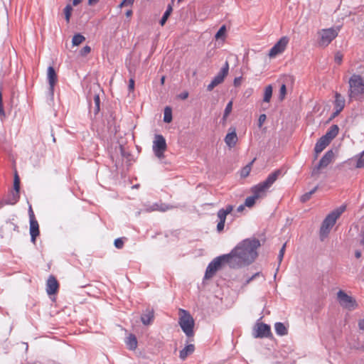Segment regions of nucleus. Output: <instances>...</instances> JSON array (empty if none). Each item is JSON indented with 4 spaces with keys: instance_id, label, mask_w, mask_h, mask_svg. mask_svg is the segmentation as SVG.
Wrapping results in <instances>:
<instances>
[{
    "instance_id": "obj_1",
    "label": "nucleus",
    "mask_w": 364,
    "mask_h": 364,
    "mask_svg": "<svg viewBox=\"0 0 364 364\" xmlns=\"http://www.w3.org/2000/svg\"><path fill=\"white\" fill-rule=\"evenodd\" d=\"M260 246L258 240H245L235 247L230 254L231 267L236 268L252 262L257 257V249Z\"/></svg>"
},
{
    "instance_id": "obj_2",
    "label": "nucleus",
    "mask_w": 364,
    "mask_h": 364,
    "mask_svg": "<svg viewBox=\"0 0 364 364\" xmlns=\"http://www.w3.org/2000/svg\"><path fill=\"white\" fill-rule=\"evenodd\" d=\"M281 173V170L278 169L274 171L268 176L265 181L253 186L250 188V192L257 199L264 198L267 196L268 190L277 180Z\"/></svg>"
},
{
    "instance_id": "obj_3",
    "label": "nucleus",
    "mask_w": 364,
    "mask_h": 364,
    "mask_svg": "<svg viewBox=\"0 0 364 364\" xmlns=\"http://www.w3.org/2000/svg\"><path fill=\"white\" fill-rule=\"evenodd\" d=\"M350 99L362 100L364 99V80L359 75H353L348 81Z\"/></svg>"
},
{
    "instance_id": "obj_4",
    "label": "nucleus",
    "mask_w": 364,
    "mask_h": 364,
    "mask_svg": "<svg viewBox=\"0 0 364 364\" xmlns=\"http://www.w3.org/2000/svg\"><path fill=\"white\" fill-rule=\"evenodd\" d=\"M346 205H343L329 213L322 223L320 228V236L321 240L327 237L331 229L335 225L337 219L346 210Z\"/></svg>"
},
{
    "instance_id": "obj_5",
    "label": "nucleus",
    "mask_w": 364,
    "mask_h": 364,
    "mask_svg": "<svg viewBox=\"0 0 364 364\" xmlns=\"http://www.w3.org/2000/svg\"><path fill=\"white\" fill-rule=\"evenodd\" d=\"M179 320L178 323L188 337H193L194 336V319L193 316L186 310L180 309L178 311Z\"/></svg>"
},
{
    "instance_id": "obj_6",
    "label": "nucleus",
    "mask_w": 364,
    "mask_h": 364,
    "mask_svg": "<svg viewBox=\"0 0 364 364\" xmlns=\"http://www.w3.org/2000/svg\"><path fill=\"white\" fill-rule=\"evenodd\" d=\"M338 34V28H330L321 29L317 32V44L319 47L325 48L335 39Z\"/></svg>"
},
{
    "instance_id": "obj_7",
    "label": "nucleus",
    "mask_w": 364,
    "mask_h": 364,
    "mask_svg": "<svg viewBox=\"0 0 364 364\" xmlns=\"http://www.w3.org/2000/svg\"><path fill=\"white\" fill-rule=\"evenodd\" d=\"M223 263H228L231 267V262L229 255H223L215 258L207 267L205 278L210 279L213 277L215 272L220 268Z\"/></svg>"
},
{
    "instance_id": "obj_8",
    "label": "nucleus",
    "mask_w": 364,
    "mask_h": 364,
    "mask_svg": "<svg viewBox=\"0 0 364 364\" xmlns=\"http://www.w3.org/2000/svg\"><path fill=\"white\" fill-rule=\"evenodd\" d=\"M337 300L342 308L348 311H353L358 307L355 299L343 290H339L337 292Z\"/></svg>"
},
{
    "instance_id": "obj_9",
    "label": "nucleus",
    "mask_w": 364,
    "mask_h": 364,
    "mask_svg": "<svg viewBox=\"0 0 364 364\" xmlns=\"http://www.w3.org/2000/svg\"><path fill=\"white\" fill-rule=\"evenodd\" d=\"M334 157L335 154L332 150L326 151L319 161L318 164L312 168L311 176H318L320 174L321 169L327 167L333 161Z\"/></svg>"
},
{
    "instance_id": "obj_10",
    "label": "nucleus",
    "mask_w": 364,
    "mask_h": 364,
    "mask_svg": "<svg viewBox=\"0 0 364 364\" xmlns=\"http://www.w3.org/2000/svg\"><path fill=\"white\" fill-rule=\"evenodd\" d=\"M153 151L159 159L164 157V152L166 151L167 144L165 138L161 134H156L153 141Z\"/></svg>"
},
{
    "instance_id": "obj_11",
    "label": "nucleus",
    "mask_w": 364,
    "mask_h": 364,
    "mask_svg": "<svg viewBox=\"0 0 364 364\" xmlns=\"http://www.w3.org/2000/svg\"><path fill=\"white\" fill-rule=\"evenodd\" d=\"M289 41V39L287 36L282 37L269 50L268 56L270 58H274L278 55L282 54L286 50Z\"/></svg>"
},
{
    "instance_id": "obj_12",
    "label": "nucleus",
    "mask_w": 364,
    "mask_h": 364,
    "mask_svg": "<svg viewBox=\"0 0 364 364\" xmlns=\"http://www.w3.org/2000/svg\"><path fill=\"white\" fill-rule=\"evenodd\" d=\"M233 210V206L232 205H228L225 207V208L220 209L218 211L217 215L219 218V222L217 225V230L218 232H221L223 230L225 223L226 217L228 214L231 213Z\"/></svg>"
},
{
    "instance_id": "obj_13",
    "label": "nucleus",
    "mask_w": 364,
    "mask_h": 364,
    "mask_svg": "<svg viewBox=\"0 0 364 364\" xmlns=\"http://www.w3.org/2000/svg\"><path fill=\"white\" fill-rule=\"evenodd\" d=\"M270 326L266 323H259L255 327V338H269L272 337Z\"/></svg>"
},
{
    "instance_id": "obj_14",
    "label": "nucleus",
    "mask_w": 364,
    "mask_h": 364,
    "mask_svg": "<svg viewBox=\"0 0 364 364\" xmlns=\"http://www.w3.org/2000/svg\"><path fill=\"white\" fill-rule=\"evenodd\" d=\"M30 234L31 237V241L35 243L36 237L39 235V225L38 221L35 218V215L31 209L30 210Z\"/></svg>"
},
{
    "instance_id": "obj_15",
    "label": "nucleus",
    "mask_w": 364,
    "mask_h": 364,
    "mask_svg": "<svg viewBox=\"0 0 364 364\" xmlns=\"http://www.w3.org/2000/svg\"><path fill=\"white\" fill-rule=\"evenodd\" d=\"M59 289V284L56 278L50 275L46 282V291L48 295L55 294Z\"/></svg>"
},
{
    "instance_id": "obj_16",
    "label": "nucleus",
    "mask_w": 364,
    "mask_h": 364,
    "mask_svg": "<svg viewBox=\"0 0 364 364\" xmlns=\"http://www.w3.org/2000/svg\"><path fill=\"white\" fill-rule=\"evenodd\" d=\"M47 77L50 86V90L53 93L54 90V86L58 82V76L53 66H50L47 71Z\"/></svg>"
},
{
    "instance_id": "obj_17",
    "label": "nucleus",
    "mask_w": 364,
    "mask_h": 364,
    "mask_svg": "<svg viewBox=\"0 0 364 364\" xmlns=\"http://www.w3.org/2000/svg\"><path fill=\"white\" fill-rule=\"evenodd\" d=\"M330 143L331 141L323 136L319 138L314 147L316 154L315 159L318 157V155L322 152Z\"/></svg>"
},
{
    "instance_id": "obj_18",
    "label": "nucleus",
    "mask_w": 364,
    "mask_h": 364,
    "mask_svg": "<svg viewBox=\"0 0 364 364\" xmlns=\"http://www.w3.org/2000/svg\"><path fill=\"white\" fill-rule=\"evenodd\" d=\"M229 71V64L225 62L224 66L222 68L220 71L213 78V81L217 85L222 83L224 81L225 77L228 75Z\"/></svg>"
},
{
    "instance_id": "obj_19",
    "label": "nucleus",
    "mask_w": 364,
    "mask_h": 364,
    "mask_svg": "<svg viewBox=\"0 0 364 364\" xmlns=\"http://www.w3.org/2000/svg\"><path fill=\"white\" fill-rule=\"evenodd\" d=\"M237 139L235 129L233 128L231 132L227 134L224 140L228 146L232 148L236 145Z\"/></svg>"
},
{
    "instance_id": "obj_20",
    "label": "nucleus",
    "mask_w": 364,
    "mask_h": 364,
    "mask_svg": "<svg viewBox=\"0 0 364 364\" xmlns=\"http://www.w3.org/2000/svg\"><path fill=\"white\" fill-rule=\"evenodd\" d=\"M14 188L15 193H13L12 200L9 203H11V205L15 204L19 198L20 179H19V177H18L17 173H16L15 176H14Z\"/></svg>"
},
{
    "instance_id": "obj_21",
    "label": "nucleus",
    "mask_w": 364,
    "mask_h": 364,
    "mask_svg": "<svg viewBox=\"0 0 364 364\" xmlns=\"http://www.w3.org/2000/svg\"><path fill=\"white\" fill-rule=\"evenodd\" d=\"M335 109L336 112L334 113V116L338 114L344 108L345 106V100L342 97V95L338 92L335 95Z\"/></svg>"
},
{
    "instance_id": "obj_22",
    "label": "nucleus",
    "mask_w": 364,
    "mask_h": 364,
    "mask_svg": "<svg viewBox=\"0 0 364 364\" xmlns=\"http://www.w3.org/2000/svg\"><path fill=\"white\" fill-rule=\"evenodd\" d=\"M171 208H172V206L167 205L166 203H154L153 205H150L149 207L146 208V210L147 212H152V211L165 212Z\"/></svg>"
},
{
    "instance_id": "obj_23",
    "label": "nucleus",
    "mask_w": 364,
    "mask_h": 364,
    "mask_svg": "<svg viewBox=\"0 0 364 364\" xmlns=\"http://www.w3.org/2000/svg\"><path fill=\"white\" fill-rule=\"evenodd\" d=\"M195 351V346L192 343L186 344V346L180 350L179 358L182 360H185L188 356L193 354Z\"/></svg>"
},
{
    "instance_id": "obj_24",
    "label": "nucleus",
    "mask_w": 364,
    "mask_h": 364,
    "mask_svg": "<svg viewBox=\"0 0 364 364\" xmlns=\"http://www.w3.org/2000/svg\"><path fill=\"white\" fill-rule=\"evenodd\" d=\"M338 126L336 124H333L331 126V127L328 129L326 134L323 135V136L328 139L330 141H331L338 135Z\"/></svg>"
},
{
    "instance_id": "obj_25",
    "label": "nucleus",
    "mask_w": 364,
    "mask_h": 364,
    "mask_svg": "<svg viewBox=\"0 0 364 364\" xmlns=\"http://www.w3.org/2000/svg\"><path fill=\"white\" fill-rule=\"evenodd\" d=\"M154 317V311L147 310L146 312L141 316V320L144 325H149L152 322Z\"/></svg>"
},
{
    "instance_id": "obj_26",
    "label": "nucleus",
    "mask_w": 364,
    "mask_h": 364,
    "mask_svg": "<svg viewBox=\"0 0 364 364\" xmlns=\"http://www.w3.org/2000/svg\"><path fill=\"white\" fill-rule=\"evenodd\" d=\"M274 328L275 331L277 335L279 336H286L288 334V329L287 327L284 326L283 323L281 322H277L274 324Z\"/></svg>"
},
{
    "instance_id": "obj_27",
    "label": "nucleus",
    "mask_w": 364,
    "mask_h": 364,
    "mask_svg": "<svg viewBox=\"0 0 364 364\" xmlns=\"http://www.w3.org/2000/svg\"><path fill=\"white\" fill-rule=\"evenodd\" d=\"M127 346L130 350H134L137 347V340L134 335L130 334L126 341Z\"/></svg>"
},
{
    "instance_id": "obj_28",
    "label": "nucleus",
    "mask_w": 364,
    "mask_h": 364,
    "mask_svg": "<svg viewBox=\"0 0 364 364\" xmlns=\"http://www.w3.org/2000/svg\"><path fill=\"white\" fill-rule=\"evenodd\" d=\"M256 159H254L251 162H250L247 165L243 167L240 171V176L242 178H246L250 175V173L252 170V165L255 161Z\"/></svg>"
},
{
    "instance_id": "obj_29",
    "label": "nucleus",
    "mask_w": 364,
    "mask_h": 364,
    "mask_svg": "<svg viewBox=\"0 0 364 364\" xmlns=\"http://www.w3.org/2000/svg\"><path fill=\"white\" fill-rule=\"evenodd\" d=\"M272 95V85H267L264 89L263 101L264 102H269Z\"/></svg>"
},
{
    "instance_id": "obj_30",
    "label": "nucleus",
    "mask_w": 364,
    "mask_h": 364,
    "mask_svg": "<svg viewBox=\"0 0 364 364\" xmlns=\"http://www.w3.org/2000/svg\"><path fill=\"white\" fill-rule=\"evenodd\" d=\"M172 11H173L172 6L171 4H168L166 11L164 14V15L160 21L161 26H163L166 23V22L167 19L168 18L169 16L171 15Z\"/></svg>"
},
{
    "instance_id": "obj_31",
    "label": "nucleus",
    "mask_w": 364,
    "mask_h": 364,
    "mask_svg": "<svg viewBox=\"0 0 364 364\" xmlns=\"http://www.w3.org/2000/svg\"><path fill=\"white\" fill-rule=\"evenodd\" d=\"M357 168H364V151L355 156Z\"/></svg>"
},
{
    "instance_id": "obj_32",
    "label": "nucleus",
    "mask_w": 364,
    "mask_h": 364,
    "mask_svg": "<svg viewBox=\"0 0 364 364\" xmlns=\"http://www.w3.org/2000/svg\"><path fill=\"white\" fill-rule=\"evenodd\" d=\"M85 40V38L82 35L77 33L73 37L72 43L73 46H77L83 43Z\"/></svg>"
},
{
    "instance_id": "obj_33",
    "label": "nucleus",
    "mask_w": 364,
    "mask_h": 364,
    "mask_svg": "<svg viewBox=\"0 0 364 364\" xmlns=\"http://www.w3.org/2000/svg\"><path fill=\"white\" fill-rule=\"evenodd\" d=\"M164 121L166 123H170L172 121V110L169 107L164 109Z\"/></svg>"
},
{
    "instance_id": "obj_34",
    "label": "nucleus",
    "mask_w": 364,
    "mask_h": 364,
    "mask_svg": "<svg viewBox=\"0 0 364 364\" xmlns=\"http://www.w3.org/2000/svg\"><path fill=\"white\" fill-rule=\"evenodd\" d=\"M257 200V199L253 195L249 196L245 199V205L248 208H252L255 204Z\"/></svg>"
},
{
    "instance_id": "obj_35",
    "label": "nucleus",
    "mask_w": 364,
    "mask_h": 364,
    "mask_svg": "<svg viewBox=\"0 0 364 364\" xmlns=\"http://www.w3.org/2000/svg\"><path fill=\"white\" fill-rule=\"evenodd\" d=\"M73 8L70 4H68L64 9V14L65 20L68 23L70 22V18L72 14Z\"/></svg>"
},
{
    "instance_id": "obj_36",
    "label": "nucleus",
    "mask_w": 364,
    "mask_h": 364,
    "mask_svg": "<svg viewBox=\"0 0 364 364\" xmlns=\"http://www.w3.org/2000/svg\"><path fill=\"white\" fill-rule=\"evenodd\" d=\"M232 101H230L228 105H226V107L225 109V112H224V114H223V120H225L227 119V117H228V115L230 114V112H232Z\"/></svg>"
},
{
    "instance_id": "obj_37",
    "label": "nucleus",
    "mask_w": 364,
    "mask_h": 364,
    "mask_svg": "<svg viewBox=\"0 0 364 364\" xmlns=\"http://www.w3.org/2000/svg\"><path fill=\"white\" fill-rule=\"evenodd\" d=\"M316 189H317V188L316 187V188H314L312 191H309V192L306 193L305 194H304V195L301 196V200L303 203H305V202H306L307 200H309L311 198V197L312 194H314V193L316 192Z\"/></svg>"
},
{
    "instance_id": "obj_38",
    "label": "nucleus",
    "mask_w": 364,
    "mask_h": 364,
    "mask_svg": "<svg viewBox=\"0 0 364 364\" xmlns=\"http://www.w3.org/2000/svg\"><path fill=\"white\" fill-rule=\"evenodd\" d=\"M225 31H226L225 26H223L222 27H220V28L216 33L215 38L216 39L220 38L222 36H223L225 35Z\"/></svg>"
},
{
    "instance_id": "obj_39",
    "label": "nucleus",
    "mask_w": 364,
    "mask_h": 364,
    "mask_svg": "<svg viewBox=\"0 0 364 364\" xmlns=\"http://www.w3.org/2000/svg\"><path fill=\"white\" fill-rule=\"evenodd\" d=\"M91 51V48L89 46H84L80 50V55L82 56H85L89 54Z\"/></svg>"
},
{
    "instance_id": "obj_40",
    "label": "nucleus",
    "mask_w": 364,
    "mask_h": 364,
    "mask_svg": "<svg viewBox=\"0 0 364 364\" xmlns=\"http://www.w3.org/2000/svg\"><path fill=\"white\" fill-rule=\"evenodd\" d=\"M134 2V0H122V1L119 5V8H122L127 6H132Z\"/></svg>"
},
{
    "instance_id": "obj_41",
    "label": "nucleus",
    "mask_w": 364,
    "mask_h": 364,
    "mask_svg": "<svg viewBox=\"0 0 364 364\" xmlns=\"http://www.w3.org/2000/svg\"><path fill=\"white\" fill-rule=\"evenodd\" d=\"M287 94V87L284 84L282 85L279 90L280 99L282 100Z\"/></svg>"
},
{
    "instance_id": "obj_42",
    "label": "nucleus",
    "mask_w": 364,
    "mask_h": 364,
    "mask_svg": "<svg viewBox=\"0 0 364 364\" xmlns=\"http://www.w3.org/2000/svg\"><path fill=\"white\" fill-rule=\"evenodd\" d=\"M114 246L118 248L121 249L124 246V242L122 238H117L114 240Z\"/></svg>"
},
{
    "instance_id": "obj_43",
    "label": "nucleus",
    "mask_w": 364,
    "mask_h": 364,
    "mask_svg": "<svg viewBox=\"0 0 364 364\" xmlns=\"http://www.w3.org/2000/svg\"><path fill=\"white\" fill-rule=\"evenodd\" d=\"M94 101H95V112H98L100 110V102L99 95H95Z\"/></svg>"
},
{
    "instance_id": "obj_44",
    "label": "nucleus",
    "mask_w": 364,
    "mask_h": 364,
    "mask_svg": "<svg viewBox=\"0 0 364 364\" xmlns=\"http://www.w3.org/2000/svg\"><path fill=\"white\" fill-rule=\"evenodd\" d=\"M266 119H267L266 114H260L259 119H258V127H261L263 125Z\"/></svg>"
},
{
    "instance_id": "obj_45",
    "label": "nucleus",
    "mask_w": 364,
    "mask_h": 364,
    "mask_svg": "<svg viewBox=\"0 0 364 364\" xmlns=\"http://www.w3.org/2000/svg\"><path fill=\"white\" fill-rule=\"evenodd\" d=\"M285 247H286V244H284L282 247L281 248V250L279 251V256H278L279 262H281V261L283 259V257H284V251H285Z\"/></svg>"
},
{
    "instance_id": "obj_46",
    "label": "nucleus",
    "mask_w": 364,
    "mask_h": 364,
    "mask_svg": "<svg viewBox=\"0 0 364 364\" xmlns=\"http://www.w3.org/2000/svg\"><path fill=\"white\" fill-rule=\"evenodd\" d=\"M134 84H135L134 80V78L132 77L129 81L128 88H129V92H133L134 90Z\"/></svg>"
},
{
    "instance_id": "obj_47",
    "label": "nucleus",
    "mask_w": 364,
    "mask_h": 364,
    "mask_svg": "<svg viewBox=\"0 0 364 364\" xmlns=\"http://www.w3.org/2000/svg\"><path fill=\"white\" fill-rule=\"evenodd\" d=\"M259 275V272H257L255 273V274H253L251 277H250L249 279H247L245 282V283L244 284L245 285H247L248 284L250 283V282H252L255 278H256L257 277H258Z\"/></svg>"
},
{
    "instance_id": "obj_48",
    "label": "nucleus",
    "mask_w": 364,
    "mask_h": 364,
    "mask_svg": "<svg viewBox=\"0 0 364 364\" xmlns=\"http://www.w3.org/2000/svg\"><path fill=\"white\" fill-rule=\"evenodd\" d=\"M4 109H3V104H2V94L1 91L0 90V115L4 114Z\"/></svg>"
},
{
    "instance_id": "obj_49",
    "label": "nucleus",
    "mask_w": 364,
    "mask_h": 364,
    "mask_svg": "<svg viewBox=\"0 0 364 364\" xmlns=\"http://www.w3.org/2000/svg\"><path fill=\"white\" fill-rule=\"evenodd\" d=\"M188 92H183L178 95V97L181 98V100H186L188 98Z\"/></svg>"
},
{
    "instance_id": "obj_50",
    "label": "nucleus",
    "mask_w": 364,
    "mask_h": 364,
    "mask_svg": "<svg viewBox=\"0 0 364 364\" xmlns=\"http://www.w3.org/2000/svg\"><path fill=\"white\" fill-rule=\"evenodd\" d=\"M217 85L213 81H211V82L208 85L207 89L208 91H211Z\"/></svg>"
},
{
    "instance_id": "obj_51",
    "label": "nucleus",
    "mask_w": 364,
    "mask_h": 364,
    "mask_svg": "<svg viewBox=\"0 0 364 364\" xmlns=\"http://www.w3.org/2000/svg\"><path fill=\"white\" fill-rule=\"evenodd\" d=\"M242 77H235L234 80V85L235 86H239L241 83Z\"/></svg>"
},
{
    "instance_id": "obj_52",
    "label": "nucleus",
    "mask_w": 364,
    "mask_h": 364,
    "mask_svg": "<svg viewBox=\"0 0 364 364\" xmlns=\"http://www.w3.org/2000/svg\"><path fill=\"white\" fill-rule=\"evenodd\" d=\"M358 326L360 329L364 331V319H362L358 322Z\"/></svg>"
},
{
    "instance_id": "obj_53",
    "label": "nucleus",
    "mask_w": 364,
    "mask_h": 364,
    "mask_svg": "<svg viewBox=\"0 0 364 364\" xmlns=\"http://www.w3.org/2000/svg\"><path fill=\"white\" fill-rule=\"evenodd\" d=\"M245 204L244 205H240V206H238V208H237V211L238 213H242L243 212V210H245Z\"/></svg>"
},
{
    "instance_id": "obj_54",
    "label": "nucleus",
    "mask_w": 364,
    "mask_h": 364,
    "mask_svg": "<svg viewBox=\"0 0 364 364\" xmlns=\"http://www.w3.org/2000/svg\"><path fill=\"white\" fill-rule=\"evenodd\" d=\"M361 239L360 240V244L361 245H364V231L360 234Z\"/></svg>"
},
{
    "instance_id": "obj_55",
    "label": "nucleus",
    "mask_w": 364,
    "mask_h": 364,
    "mask_svg": "<svg viewBox=\"0 0 364 364\" xmlns=\"http://www.w3.org/2000/svg\"><path fill=\"white\" fill-rule=\"evenodd\" d=\"M100 0H88L89 5H94L97 4Z\"/></svg>"
},
{
    "instance_id": "obj_56",
    "label": "nucleus",
    "mask_w": 364,
    "mask_h": 364,
    "mask_svg": "<svg viewBox=\"0 0 364 364\" xmlns=\"http://www.w3.org/2000/svg\"><path fill=\"white\" fill-rule=\"evenodd\" d=\"M335 60L338 63H341L342 61V56L336 55Z\"/></svg>"
},
{
    "instance_id": "obj_57",
    "label": "nucleus",
    "mask_w": 364,
    "mask_h": 364,
    "mask_svg": "<svg viewBox=\"0 0 364 364\" xmlns=\"http://www.w3.org/2000/svg\"><path fill=\"white\" fill-rule=\"evenodd\" d=\"M81 1H82V0H73V6H77V5H78Z\"/></svg>"
},
{
    "instance_id": "obj_58",
    "label": "nucleus",
    "mask_w": 364,
    "mask_h": 364,
    "mask_svg": "<svg viewBox=\"0 0 364 364\" xmlns=\"http://www.w3.org/2000/svg\"><path fill=\"white\" fill-rule=\"evenodd\" d=\"M132 15V10H128L126 12V16L127 17H130Z\"/></svg>"
},
{
    "instance_id": "obj_59",
    "label": "nucleus",
    "mask_w": 364,
    "mask_h": 364,
    "mask_svg": "<svg viewBox=\"0 0 364 364\" xmlns=\"http://www.w3.org/2000/svg\"><path fill=\"white\" fill-rule=\"evenodd\" d=\"M355 255L356 258H360L361 257V252L360 251H356Z\"/></svg>"
},
{
    "instance_id": "obj_60",
    "label": "nucleus",
    "mask_w": 364,
    "mask_h": 364,
    "mask_svg": "<svg viewBox=\"0 0 364 364\" xmlns=\"http://www.w3.org/2000/svg\"><path fill=\"white\" fill-rule=\"evenodd\" d=\"M9 202H10V200H9V201H7V202H5V203H4V202H3V201H0V208H3V207H4V205L5 204H8L7 203H9Z\"/></svg>"
},
{
    "instance_id": "obj_61",
    "label": "nucleus",
    "mask_w": 364,
    "mask_h": 364,
    "mask_svg": "<svg viewBox=\"0 0 364 364\" xmlns=\"http://www.w3.org/2000/svg\"><path fill=\"white\" fill-rule=\"evenodd\" d=\"M164 82H165V77L163 76L161 78V85H164Z\"/></svg>"
},
{
    "instance_id": "obj_62",
    "label": "nucleus",
    "mask_w": 364,
    "mask_h": 364,
    "mask_svg": "<svg viewBox=\"0 0 364 364\" xmlns=\"http://www.w3.org/2000/svg\"><path fill=\"white\" fill-rule=\"evenodd\" d=\"M14 230L18 231V227L16 225H14Z\"/></svg>"
},
{
    "instance_id": "obj_63",
    "label": "nucleus",
    "mask_w": 364,
    "mask_h": 364,
    "mask_svg": "<svg viewBox=\"0 0 364 364\" xmlns=\"http://www.w3.org/2000/svg\"><path fill=\"white\" fill-rule=\"evenodd\" d=\"M181 0H178V1H181Z\"/></svg>"
}]
</instances>
